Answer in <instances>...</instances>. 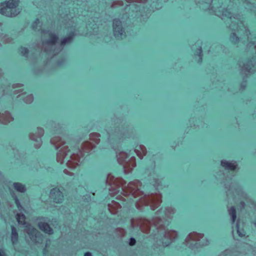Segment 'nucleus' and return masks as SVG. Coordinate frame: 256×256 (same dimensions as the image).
I'll use <instances>...</instances> for the list:
<instances>
[{
  "label": "nucleus",
  "mask_w": 256,
  "mask_h": 256,
  "mask_svg": "<svg viewBox=\"0 0 256 256\" xmlns=\"http://www.w3.org/2000/svg\"><path fill=\"white\" fill-rule=\"evenodd\" d=\"M131 225L132 228L139 226L140 230L144 233L148 234L150 230V222L142 218L132 219Z\"/></svg>",
  "instance_id": "39448f33"
},
{
  "label": "nucleus",
  "mask_w": 256,
  "mask_h": 256,
  "mask_svg": "<svg viewBox=\"0 0 256 256\" xmlns=\"http://www.w3.org/2000/svg\"><path fill=\"white\" fill-rule=\"evenodd\" d=\"M22 86V85L20 84H16L14 85V88L20 87V86Z\"/></svg>",
  "instance_id": "a19ab883"
},
{
  "label": "nucleus",
  "mask_w": 256,
  "mask_h": 256,
  "mask_svg": "<svg viewBox=\"0 0 256 256\" xmlns=\"http://www.w3.org/2000/svg\"><path fill=\"white\" fill-rule=\"evenodd\" d=\"M95 147L91 142L86 141L82 145V150L84 152H88Z\"/></svg>",
  "instance_id": "412c9836"
},
{
  "label": "nucleus",
  "mask_w": 256,
  "mask_h": 256,
  "mask_svg": "<svg viewBox=\"0 0 256 256\" xmlns=\"http://www.w3.org/2000/svg\"><path fill=\"white\" fill-rule=\"evenodd\" d=\"M64 174H68V175H70V176H72V174L68 170L66 169H65L64 170Z\"/></svg>",
  "instance_id": "4c0bfd02"
},
{
  "label": "nucleus",
  "mask_w": 256,
  "mask_h": 256,
  "mask_svg": "<svg viewBox=\"0 0 256 256\" xmlns=\"http://www.w3.org/2000/svg\"><path fill=\"white\" fill-rule=\"evenodd\" d=\"M50 142L52 144L55 146L56 149L64 144L65 143L62 140V138L60 136H54L50 140Z\"/></svg>",
  "instance_id": "a211bd4d"
},
{
  "label": "nucleus",
  "mask_w": 256,
  "mask_h": 256,
  "mask_svg": "<svg viewBox=\"0 0 256 256\" xmlns=\"http://www.w3.org/2000/svg\"><path fill=\"white\" fill-rule=\"evenodd\" d=\"M240 204H241L242 206V207L244 208V202H242Z\"/></svg>",
  "instance_id": "79ce46f5"
},
{
  "label": "nucleus",
  "mask_w": 256,
  "mask_h": 256,
  "mask_svg": "<svg viewBox=\"0 0 256 256\" xmlns=\"http://www.w3.org/2000/svg\"><path fill=\"white\" fill-rule=\"evenodd\" d=\"M34 100V97L32 95L30 94L24 98V101L26 104H30Z\"/></svg>",
  "instance_id": "c85d7f7f"
},
{
  "label": "nucleus",
  "mask_w": 256,
  "mask_h": 256,
  "mask_svg": "<svg viewBox=\"0 0 256 256\" xmlns=\"http://www.w3.org/2000/svg\"><path fill=\"white\" fill-rule=\"evenodd\" d=\"M108 207L110 212L112 214H116L118 210L121 208L120 204L114 201H112L110 204H108Z\"/></svg>",
  "instance_id": "f3484780"
},
{
  "label": "nucleus",
  "mask_w": 256,
  "mask_h": 256,
  "mask_svg": "<svg viewBox=\"0 0 256 256\" xmlns=\"http://www.w3.org/2000/svg\"><path fill=\"white\" fill-rule=\"evenodd\" d=\"M256 68V66L254 65L252 67L250 66V64L249 63L247 64L246 66H244L242 68V71H246L248 72H252L255 70Z\"/></svg>",
  "instance_id": "bb28decb"
},
{
  "label": "nucleus",
  "mask_w": 256,
  "mask_h": 256,
  "mask_svg": "<svg viewBox=\"0 0 256 256\" xmlns=\"http://www.w3.org/2000/svg\"><path fill=\"white\" fill-rule=\"evenodd\" d=\"M255 48H256V46H255Z\"/></svg>",
  "instance_id": "a18cd8bd"
},
{
  "label": "nucleus",
  "mask_w": 256,
  "mask_h": 256,
  "mask_svg": "<svg viewBox=\"0 0 256 256\" xmlns=\"http://www.w3.org/2000/svg\"><path fill=\"white\" fill-rule=\"evenodd\" d=\"M136 166V158L134 157H132L127 162L124 164V172L126 174L130 172L133 168Z\"/></svg>",
  "instance_id": "f8f14e48"
},
{
  "label": "nucleus",
  "mask_w": 256,
  "mask_h": 256,
  "mask_svg": "<svg viewBox=\"0 0 256 256\" xmlns=\"http://www.w3.org/2000/svg\"><path fill=\"white\" fill-rule=\"evenodd\" d=\"M14 200H15V202H16L18 208L20 210L21 208H22V207L20 204V202L18 198L16 196L14 198Z\"/></svg>",
  "instance_id": "c9c22d12"
},
{
  "label": "nucleus",
  "mask_w": 256,
  "mask_h": 256,
  "mask_svg": "<svg viewBox=\"0 0 256 256\" xmlns=\"http://www.w3.org/2000/svg\"><path fill=\"white\" fill-rule=\"evenodd\" d=\"M221 165L226 170H234L237 166L236 162H229L226 160H222L221 161Z\"/></svg>",
  "instance_id": "4468645a"
},
{
  "label": "nucleus",
  "mask_w": 256,
  "mask_h": 256,
  "mask_svg": "<svg viewBox=\"0 0 256 256\" xmlns=\"http://www.w3.org/2000/svg\"><path fill=\"white\" fill-rule=\"evenodd\" d=\"M70 151L68 146H64L62 148L57 154L56 160L58 162L62 164L64 158L66 156L67 153Z\"/></svg>",
  "instance_id": "ddd939ff"
},
{
  "label": "nucleus",
  "mask_w": 256,
  "mask_h": 256,
  "mask_svg": "<svg viewBox=\"0 0 256 256\" xmlns=\"http://www.w3.org/2000/svg\"><path fill=\"white\" fill-rule=\"evenodd\" d=\"M204 236V234L200 233H197L196 232H191L189 234L187 238H186V241H188L189 240H192L194 241H198Z\"/></svg>",
  "instance_id": "dca6fc26"
},
{
  "label": "nucleus",
  "mask_w": 256,
  "mask_h": 256,
  "mask_svg": "<svg viewBox=\"0 0 256 256\" xmlns=\"http://www.w3.org/2000/svg\"><path fill=\"white\" fill-rule=\"evenodd\" d=\"M12 120H13V118L8 112H6L4 114H0V122L6 124Z\"/></svg>",
  "instance_id": "2eb2a0df"
},
{
  "label": "nucleus",
  "mask_w": 256,
  "mask_h": 256,
  "mask_svg": "<svg viewBox=\"0 0 256 256\" xmlns=\"http://www.w3.org/2000/svg\"><path fill=\"white\" fill-rule=\"evenodd\" d=\"M38 136L39 138L41 137L42 136H43L44 134V130L43 128H38Z\"/></svg>",
  "instance_id": "473e14b6"
},
{
  "label": "nucleus",
  "mask_w": 256,
  "mask_h": 256,
  "mask_svg": "<svg viewBox=\"0 0 256 256\" xmlns=\"http://www.w3.org/2000/svg\"><path fill=\"white\" fill-rule=\"evenodd\" d=\"M40 146H36V148H38Z\"/></svg>",
  "instance_id": "c03bdc74"
},
{
  "label": "nucleus",
  "mask_w": 256,
  "mask_h": 256,
  "mask_svg": "<svg viewBox=\"0 0 256 256\" xmlns=\"http://www.w3.org/2000/svg\"><path fill=\"white\" fill-rule=\"evenodd\" d=\"M11 240L13 244H16L18 240V234L16 228L14 226H12Z\"/></svg>",
  "instance_id": "4be33fe9"
},
{
  "label": "nucleus",
  "mask_w": 256,
  "mask_h": 256,
  "mask_svg": "<svg viewBox=\"0 0 256 256\" xmlns=\"http://www.w3.org/2000/svg\"><path fill=\"white\" fill-rule=\"evenodd\" d=\"M135 244H136V240L134 238H131L130 239V246H133Z\"/></svg>",
  "instance_id": "e433bc0d"
},
{
  "label": "nucleus",
  "mask_w": 256,
  "mask_h": 256,
  "mask_svg": "<svg viewBox=\"0 0 256 256\" xmlns=\"http://www.w3.org/2000/svg\"><path fill=\"white\" fill-rule=\"evenodd\" d=\"M113 30L114 36L119 38H121L123 34V30L122 26V22L118 19H115L113 21Z\"/></svg>",
  "instance_id": "1a4fd4ad"
},
{
  "label": "nucleus",
  "mask_w": 256,
  "mask_h": 256,
  "mask_svg": "<svg viewBox=\"0 0 256 256\" xmlns=\"http://www.w3.org/2000/svg\"><path fill=\"white\" fill-rule=\"evenodd\" d=\"M141 183L138 180L130 182L127 186L122 188L123 194L125 196L132 194L134 198L142 194L139 189Z\"/></svg>",
  "instance_id": "20e7f679"
},
{
  "label": "nucleus",
  "mask_w": 256,
  "mask_h": 256,
  "mask_svg": "<svg viewBox=\"0 0 256 256\" xmlns=\"http://www.w3.org/2000/svg\"><path fill=\"white\" fill-rule=\"evenodd\" d=\"M229 214L232 216V222H234L236 218V212L234 207L230 208L228 210Z\"/></svg>",
  "instance_id": "cd10ccee"
},
{
  "label": "nucleus",
  "mask_w": 256,
  "mask_h": 256,
  "mask_svg": "<svg viewBox=\"0 0 256 256\" xmlns=\"http://www.w3.org/2000/svg\"><path fill=\"white\" fill-rule=\"evenodd\" d=\"M118 162L120 164H123L128 158V154L124 152H120L117 156Z\"/></svg>",
  "instance_id": "5701e85b"
},
{
  "label": "nucleus",
  "mask_w": 256,
  "mask_h": 256,
  "mask_svg": "<svg viewBox=\"0 0 256 256\" xmlns=\"http://www.w3.org/2000/svg\"><path fill=\"white\" fill-rule=\"evenodd\" d=\"M32 134H30V138H32Z\"/></svg>",
  "instance_id": "37998d69"
},
{
  "label": "nucleus",
  "mask_w": 256,
  "mask_h": 256,
  "mask_svg": "<svg viewBox=\"0 0 256 256\" xmlns=\"http://www.w3.org/2000/svg\"><path fill=\"white\" fill-rule=\"evenodd\" d=\"M50 198L55 203H61L64 200V194L62 190L58 188H54L50 190Z\"/></svg>",
  "instance_id": "0eeeda50"
},
{
  "label": "nucleus",
  "mask_w": 256,
  "mask_h": 256,
  "mask_svg": "<svg viewBox=\"0 0 256 256\" xmlns=\"http://www.w3.org/2000/svg\"><path fill=\"white\" fill-rule=\"evenodd\" d=\"M14 186L17 191L20 192H24L26 190L24 185L18 182L14 183Z\"/></svg>",
  "instance_id": "393cba45"
},
{
  "label": "nucleus",
  "mask_w": 256,
  "mask_h": 256,
  "mask_svg": "<svg viewBox=\"0 0 256 256\" xmlns=\"http://www.w3.org/2000/svg\"><path fill=\"white\" fill-rule=\"evenodd\" d=\"M0 256H6L4 252L0 250Z\"/></svg>",
  "instance_id": "58836bf2"
},
{
  "label": "nucleus",
  "mask_w": 256,
  "mask_h": 256,
  "mask_svg": "<svg viewBox=\"0 0 256 256\" xmlns=\"http://www.w3.org/2000/svg\"><path fill=\"white\" fill-rule=\"evenodd\" d=\"M40 228L48 234H52V230L50 228L49 225L45 222H40L38 224Z\"/></svg>",
  "instance_id": "aec40b11"
},
{
  "label": "nucleus",
  "mask_w": 256,
  "mask_h": 256,
  "mask_svg": "<svg viewBox=\"0 0 256 256\" xmlns=\"http://www.w3.org/2000/svg\"><path fill=\"white\" fill-rule=\"evenodd\" d=\"M42 38L45 40L43 42V48L44 51H47V47L50 48L54 46L57 41L58 38L51 32H44Z\"/></svg>",
  "instance_id": "423d86ee"
},
{
  "label": "nucleus",
  "mask_w": 256,
  "mask_h": 256,
  "mask_svg": "<svg viewBox=\"0 0 256 256\" xmlns=\"http://www.w3.org/2000/svg\"><path fill=\"white\" fill-rule=\"evenodd\" d=\"M128 2H136L140 3H145L147 0H126Z\"/></svg>",
  "instance_id": "2f4dec72"
},
{
  "label": "nucleus",
  "mask_w": 256,
  "mask_h": 256,
  "mask_svg": "<svg viewBox=\"0 0 256 256\" xmlns=\"http://www.w3.org/2000/svg\"><path fill=\"white\" fill-rule=\"evenodd\" d=\"M106 183L110 186L109 188L110 194L113 196L119 192L120 188L126 182L122 178H116L112 175L109 174L107 176Z\"/></svg>",
  "instance_id": "7ed1b4c3"
},
{
  "label": "nucleus",
  "mask_w": 256,
  "mask_h": 256,
  "mask_svg": "<svg viewBox=\"0 0 256 256\" xmlns=\"http://www.w3.org/2000/svg\"><path fill=\"white\" fill-rule=\"evenodd\" d=\"M84 256H92V254L89 252H87L84 254Z\"/></svg>",
  "instance_id": "ea45409f"
},
{
  "label": "nucleus",
  "mask_w": 256,
  "mask_h": 256,
  "mask_svg": "<svg viewBox=\"0 0 256 256\" xmlns=\"http://www.w3.org/2000/svg\"><path fill=\"white\" fill-rule=\"evenodd\" d=\"M90 140L95 142L96 144H98L100 141V134L98 133H92L90 134Z\"/></svg>",
  "instance_id": "b1692460"
},
{
  "label": "nucleus",
  "mask_w": 256,
  "mask_h": 256,
  "mask_svg": "<svg viewBox=\"0 0 256 256\" xmlns=\"http://www.w3.org/2000/svg\"><path fill=\"white\" fill-rule=\"evenodd\" d=\"M16 218L19 224H26V217L24 214H18Z\"/></svg>",
  "instance_id": "a878e982"
},
{
  "label": "nucleus",
  "mask_w": 256,
  "mask_h": 256,
  "mask_svg": "<svg viewBox=\"0 0 256 256\" xmlns=\"http://www.w3.org/2000/svg\"><path fill=\"white\" fill-rule=\"evenodd\" d=\"M116 231L119 232L120 236H124L125 234V231L122 228H118L116 230Z\"/></svg>",
  "instance_id": "f704fd0d"
},
{
  "label": "nucleus",
  "mask_w": 256,
  "mask_h": 256,
  "mask_svg": "<svg viewBox=\"0 0 256 256\" xmlns=\"http://www.w3.org/2000/svg\"><path fill=\"white\" fill-rule=\"evenodd\" d=\"M135 152L136 153L138 156L142 158L146 154V147L142 145H140L136 146V148L135 150Z\"/></svg>",
  "instance_id": "6ab92c4d"
},
{
  "label": "nucleus",
  "mask_w": 256,
  "mask_h": 256,
  "mask_svg": "<svg viewBox=\"0 0 256 256\" xmlns=\"http://www.w3.org/2000/svg\"><path fill=\"white\" fill-rule=\"evenodd\" d=\"M124 4V2L122 0H118L114 2L111 6L112 8H116L117 6H122Z\"/></svg>",
  "instance_id": "c756f323"
},
{
  "label": "nucleus",
  "mask_w": 256,
  "mask_h": 256,
  "mask_svg": "<svg viewBox=\"0 0 256 256\" xmlns=\"http://www.w3.org/2000/svg\"><path fill=\"white\" fill-rule=\"evenodd\" d=\"M72 39L71 36H68L67 38H64L61 41V45L64 46L66 43L70 42Z\"/></svg>",
  "instance_id": "7c9ffc66"
},
{
  "label": "nucleus",
  "mask_w": 256,
  "mask_h": 256,
  "mask_svg": "<svg viewBox=\"0 0 256 256\" xmlns=\"http://www.w3.org/2000/svg\"><path fill=\"white\" fill-rule=\"evenodd\" d=\"M20 53L23 56H26L28 53V50H27V48H21L20 49Z\"/></svg>",
  "instance_id": "72a5a7b5"
},
{
  "label": "nucleus",
  "mask_w": 256,
  "mask_h": 256,
  "mask_svg": "<svg viewBox=\"0 0 256 256\" xmlns=\"http://www.w3.org/2000/svg\"><path fill=\"white\" fill-rule=\"evenodd\" d=\"M161 202L162 196L160 194H152L141 198L136 203V207L138 209L141 210V207L143 206H150L152 210H154L160 206Z\"/></svg>",
  "instance_id": "f257e3e1"
},
{
  "label": "nucleus",
  "mask_w": 256,
  "mask_h": 256,
  "mask_svg": "<svg viewBox=\"0 0 256 256\" xmlns=\"http://www.w3.org/2000/svg\"><path fill=\"white\" fill-rule=\"evenodd\" d=\"M177 237V232L174 230H167L165 232L164 238L168 239V242H162L164 246H168L172 241Z\"/></svg>",
  "instance_id": "9d476101"
},
{
  "label": "nucleus",
  "mask_w": 256,
  "mask_h": 256,
  "mask_svg": "<svg viewBox=\"0 0 256 256\" xmlns=\"http://www.w3.org/2000/svg\"><path fill=\"white\" fill-rule=\"evenodd\" d=\"M25 231L26 232L30 237V238L32 242L35 243L38 242L36 239L40 238V234L36 228L32 227L30 225H26Z\"/></svg>",
  "instance_id": "6e6552de"
},
{
  "label": "nucleus",
  "mask_w": 256,
  "mask_h": 256,
  "mask_svg": "<svg viewBox=\"0 0 256 256\" xmlns=\"http://www.w3.org/2000/svg\"><path fill=\"white\" fill-rule=\"evenodd\" d=\"M19 0H8L0 4V14L8 17L17 16L20 11L17 8Z\"/></svg>",
  "instance_id": "f03ea898"
},
{
  "label": "nucleus",
  "mask_w": 256,
  "mask_h": 256,
  "mask_svg": "<svg viewBox=\"0 0 256 256\" xmlns=\"http://www.w3.org/2000/svg\"><path fill=\"white\" fill-rule=\"evenodd\" d=\"M80 157L78 154H72L70 156V160L67 162V166L71 168H76L78 164Z\"/></svg>",
  "instance_id": "9b49d317"
}]
</instances>
